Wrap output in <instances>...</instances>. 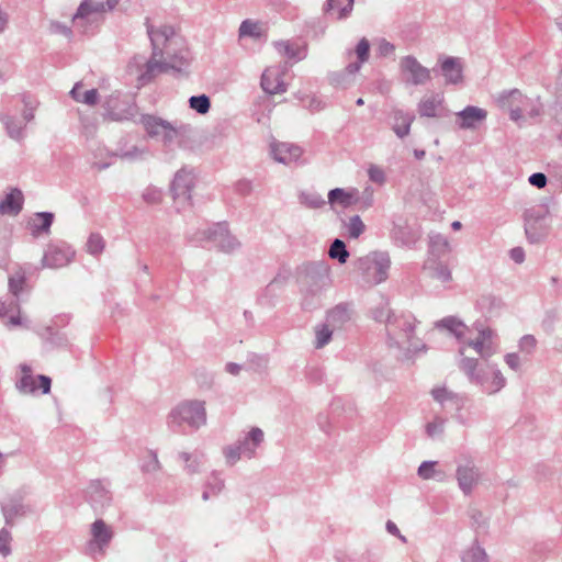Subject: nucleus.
Segmentation results:
<instances>
[{
  "label": "nucleus",
  "instance_id": "obj_18",
  "mask_svg": "<svg viewBox=\"0 0 562 562\" xmlns=\"http://www.w3.org/2000/svg\"><path fill=\"white\" fill-rule=\"evenodd\" d=\"M194 187V176L186 169L179 170L171 183L172 196L178 202L190 203L191 191Z\"/></svg>",
  "mask_w": 562,
  "mask_h": 562
},
{
  "label": "nucleus",
  "instance_id": "obj_50",
  "mask_svg": "<svg viewBox=\"0 0 562 562\" xmlns=\"http://www.w3.org/2000/svg\"><path fill=\"white\" fill-rule=\"evenodd\" d=\"M86 247L90 255L98 256L104 250L105 241L99 233H92L87 240Z\"/></svg>",
  "mask_w": 562,
  "mask_h": 562
},
{
  "label": "nucleus",
  "instance_id": "obj_41",
  "mask_svg": "<svg viewBox=\"0 0 562 562\" xmlns=\"http://www.w3.org/2000/svg\"><path fill=\"white\" fill-rule=\"evenodd\" d=\"M487 369H490V373L492 375L487 386V394L492 395L501 391L506 385V379L496 364L487 363Z\"/></svg>",
  "mask_w": 562,
  "mask_h": 562
},
{
  "label": "nucleus",
  "instance_id": "obj_51",
  "mask_svg": "<svg viewBox=\"0 0 562 562\" xmlns=\"http://www.w3.org/2000/svg\"><path fill=\"white\" fill-rule=\"evenodd\" d=\"M329 256L333 259H337L340 263H345L349 257L345 243L340 239H335L330 245Z\"/></svg>",
  "mask_w": 562,
  "mask_h": 562
},
{
  "label": "nucleus",
  "instance_id": "obj_27",
  "mask_svg": "<svg viewBox=\"0 0 562 562\" xmlns=\"http://www.w3.org/2000/svg\"><path fill=\"white\" fill-rule=\"evenodd\" d=\"M443 98L440 94H432L423 98L418 103V113L422 117H440Z\"/></svg>",
  "mask_w": 562,
  "mask_h": 562
},
{
  "label": "nucleus",
  "instance_id": "obj_1",
  "mask_svg": "<svg viewBox=\"0 0 562 562\" xmlns=\"http://www.w3.org/2000/svg\"><path fill=\"white\" fill-rule=\"evenodd\" d=\"M147 33L150 38L153 54L146 63L143 77L151 79L157 74L168 71L187 74L191 55L175 29L170 25L154 29V26L147 24Z\"/></svg>",
  "mask_w": 562,
  "mask_h": 562
},
{
  "label": "nucleus",
  "instance_id": "obj_52",
  "mask_svg": "<svg viewBox=\"0 0 562 562\" xmlns=\"http://www.w3.org/2000/svg\"><path fill=\"white\" fill-rule=\"evenodd\" d=\"M330 325L323 324L315 328V347L316 348H323L325 345H327L333 336V330L329 328Z\"/></svg>",
  "mask_w": 562,
  "mask_h": 562
},
{
  "label": "nucleus",
  "instance_id": "obj_44",
  "mask_svg": "<svg viewBox=\"0 0 562 562\" xmlns=\"http://www.w3.org/2000/svg\"><path fill=\"white\" fill-rule=\"evenodd\" d=\"M22 378L16 382V389L21 393H33L36 390L35 381L27 364H21Z\"/></svg>",
  "mask_w": 562,
  "mask_h": 562
},
{
  "label": "nucleus",
  "instance_id": "obj_63",
  "mask_svg": "<svg viewBox=\"0 0 562 562\" xmlns=\"http://www.w3.org/2000/svg\"><path fill=\"white\" fill-rule=\"evenodd\" d=\"M529 183L538 189H542L547 184V176L542 172H535L532 173L529 179Z\"/></svg>",
  "mask_w": 562,
  "mask_h": 562
},
{
  "label": "nucleus",
  "instance_id": "obj_20",
  "mask_svg": "<svg viewBox=\"0 0 562 562\" xmlns=\"http://www.w3.org/2000/svg\"><path fill=\"white\" fill-rule=\"evenodd\" d=\"M87 494L88 499L94 509H102L111 504V492L101 480L91 481L88 486Z\"/></svg>",
  "mask_w": 562,
  "mask_h": 562
},
{
  "label": "nucleus",
  "instance_id": "obj_64",
  "mask_svg": "<svg viewBox=\"0 0 562 562\" xmlns=\"http://www.w3.org/2000/svg\"><path fill=\"white\" fill-rule=\"evenodd\" d=\"M506 364L514 371L520 370V357L516 352H510L505 356Z\"/></svg>",
  "mask_w": 562,
  "mask_h": 562
},
{
  "label": "nucleus",
  "instance_id": "obj_30",
  "mask_svg": "<svg viewBox=\"0 0 562 562\" xmlns=\"http://www.w3.org/2000/svg\"><path fill=\"white\" fill-rule=\"evenodd\" d=\"M179 459L184 463V471L189 475L199 474L202 472L204 465V454L202 452H186L181 451L178 454Z\"/></svg>",
  "mask_w": 562,
  "mask_h": 562
},
{
  "label": "nucleus",
  "instance_id": "obj_57",
  "mask_svg": "<svg viewBox=\"0 0 562 562\" xmlns=\"http://www.w3.org/2000/svg\"><path fill=\"white\" fill-rule=\"evenodd\" d=\"M11 541H12L11 532L8 529L2 528L0 530V553L3 557H7L11 553V546H10Z\"/></svg>",
  "mask_w": 562,
  "mask_h": 562
},
{
  "label": "nucleus",
  "instance_id": "obj_26",
  "mask_svg": "<svg viewBox=\"0 0 562 562\" xmlns=\"http://www.w3.org/2000/svg\"><path fill=\"white\" fill-rule=\"evenodd\" d=\"M0 122L3 124L8 136L14 140L21 142L25 137L24 128L26 124L22 119H18L10 112L2 113Z\"/></svg>",
  "mask_w": 562,
  "mask_h": 562
},
{
  "label": "nucleus",
  "instance_id": "obj_33",
  "mask_svg": "<svg viewBox=\"0 0 562 562\" xmlns=\"http://www.w3.org/2000/svg\"><path fill=\"white\" fill-rule=\"evenodd\" d=\"M450 244L441 234H432L429 236V255L435 260H440L450 252Z\"/></svg>",
  "mask_w": 562,
  "mask_h": 562
},
{
  "label": "nucleus",
  "instance_id": "obj_55",
  "mask_svg": "<svg viewBox=\"0 0 562 562\" xmlns=\"http://www.w3.org/2000/svg\"><path fill=\"white\" fill-rule=\"evenodd\" d=\"M477 305L482 310H486L487 312L491 313L494 308H499L502 305V302L496 296L488 294V295H482L477 301Z\"/></svg>",
  "mask_w": 562,
  "mask_h": 562
},
{
  "label": "nucleus",
  "instance_id": "obj_24",
  "mask_svg": "<svg viewBox=\"0 0 562 562\" xmlns=\"http://www.w3.org/2000/svg\"><path fill=\"white\" fill-rule=\"evenodd\" d=\"M262 441L263 431L258 427H254L247 434V436L244 437V439L238 440L236 442V446L240 448V452L244 454V457L251 459L255 457L256 449L260 446Z\"/></svg>",
  "mask_w": 562,
  "mask_h": 562
},
{
  "label": "nucleus",
  "instance_id": "obj_23",
  "mask_svg": "<svg viewBox=\"0 0 562 562\" xmlns=\"http://www.w3.org/2000/svg\"><path fill=\"white\" fill-rule=\"evenodd\" d=\"M271 154L276 161L289 165L296 161L303 154L300 146L290 143H277L271 146Z\"/></svg>",
  "mask_w": 562,
  "mask_h": 562
},
{
  "label": "nucleus",
  "instance_id": "obj_5",
  "mask_svg": "<svg viewBox=\"0 0 562 562\" xmlns=\"http://www.w3.org/2000/svg\"><path fill=\"white\" fill-rule=\"evenodd\" d=\"M139 122L149 137L160 139L166 146L171 145L187 131V126L183 124L171 123L150 114H143Z\"/></svg>",
  "mask_w": 562,
  "mask_h": 562
},
{
  "label": "nucleus",
  "instance_id": "obj_43",
  "mask_svg": "<svg viewBox=\"0 0 562 562\" xmlns=\"http://www.w3.org/2000/svg\"><path fill=\"white\" fill-rule=\"evenodd\" d=\"M224 485V480H222L216 472H213L202 493V498L207 501L211 496L218 495L223 491Z\"/></svg>",
  "mask_w": 562,
  "mask_h": 562
},
{
  "label": "nucleus",
  "instance_id": "obj_29",
  "mask_svg": "<svg viewBox=\"0 0 562 562\" xmlns=\"http://www.w3.org/2000/svg\"><path fill=\"white\" fill-rule=\"evenodd\" d=\"M441 71L447 83L457 85L462 81V66L459 58L447 57L441 63Z\"/></svg>",
  "mask_w": 562,
  "mask_h": 562
},
{
  "label": "nucleus",
  "instance_id": "obj_39",
  "mask_svg": "<svg viewBox=\"0 0 562 562\" xmlns=\"http://www.w3.org/2000/svg\"><path fill=\"white\" fill-rule=\"evenodd\" d=\"M20 101L23 104L22 120L25 124L32 122L35 117V111L38 106V101L27 93L20 95Z\"/></svg>",
  "mask_w": 562,
  "mask_h": 562
},
{
  "label": "nucleus",
  "instance_id": "obj_2",
  "mask_svg": "<svg viewBox=\"0 0 562 562\" xmlns=\"http://www.w3.org/2000/svg\"><path fill=\"white\" fill-rule=\"evenodd\" d=\"M329 285V268L324 262L308 265L301 288L303 310L311 311L318 307L321 295Z\"/></svg>",
  "mask_w": 562,
  "mask_h": 562
},
{
  "label": "nucleus",
  "instance_id": "obj_54",
  "mask_svg": "<svg viewBox=\"0 0 562 562\" xmlns=\"http://www.w3.org/2000/svg\"><path fill=\"white\" fill-rule=\"evenodd\" d=\"M239 36H250V37H259L260 29L258 23L252 22L250 20H245L241 22L239 26Z\"/></svg>",
  "mask_w": 562,
  "mask_h": 562
},
{
  "label": "nucleus",
  "instance_id": "obj_13",
  "mask_svg": "<svg viewBox=\"0 0 562 562\" xmlns=\"http://www.w3.org/2000/svg\"><path fill=\"white\" fill-rule=\"evenodd\" d=\"M498 104L502 109L509 112L510 120L518 123L522 119L524 111H527L530 100L526 98L518 89L503 91L498 95Z\"/></svg>",
  "mask_w": 562,
  "mask_h": 562
},
{
  "label": "nucleus",
  "instance_id": "obj_45",
  "mask_svg": "<svg viewBox=\"0 0 562 562\" xmlns=\"http://www.w3.org/2000/svg\"><path fill=\"white\" fill-rule=\"evenodd\" d=\"M436 464H437L436 461H424L418 468V475L423 480H430V479H435L438 481L442 480L445 477V473L440 470H436L435 469Z\"/></svg>",
  "mask_w": 562,
  "mask_h": 562
},
{
  "label": "nucleus",
  "instance_id": "obj_56",
  "mask_svg": "<svg viewBox=\"0 0 562 562\" xmlns=\"http://www.w3.org/2000/svg\"><path fill=\"white\" fill-rule=\"evenodd\" d=\"M223 453L228 465H234L244 454L240 452V448L236 443L227 446L223 449Z\"/></svg>",
  "mask_w": 562,
  "mask_h": 562
},
{
  "label": "nucleus",
  "instance_id": "obj_31",
  "mask_svg": "<svg viewBox=\"0 0 562 562\" xmlns=\"http://www.w3.org/2000/svg\"><path fill=\"white\" fill-rule=\"evenodd\" d=\"M437 328H443L450 331L460 342L465 338L469 328L465 324L454 316L445 317L436 323Z\"/></svg>",
  "mask_w": 562,
  "mask_h": 562
},
{
  "label": "nucleus",
  "instance_id": "obj_22",
  "mask_svg": "<svg viewBox=\"0 0 562 562\" xmlns=\"http://www.w3.org/2000/svg\"><path fill=\"white\" fill-rule=\"evenodd\" d=\"M261 88L269 94H277L286 91L283 80V72L276 67L267 68L261 76Z\"/></svg>",
  "mask_w": 562,
  "mask_h": 562
},
{
  "label": "nucleus",
  "instance_id": "obj_28",
  "mask_svg": "<svg viewBox=\"0 0 562 562\" xmlns=\"http://www.w3.org/2000/svg\"><path fill=\"white\" fill-rule=\"evenodd\" d=\"M392 130L400 137L404 138L411 132V125L414 122L415 116L411 113L404 112L400 109L392 111Z\"/></svg>",
  "mask_w": 562,
  "mask_h": 562
},
{
  "label": "nucleus",
  "instance_id": "obj_7",
  "mask_svg": "<svg viewBox=\"0 0 562 562\" xmlns=\"http://www.w3.org/2000/svg\"><path fill=\"white\" fill-rule=\"evenodd\" d=\"M104 120L122 122L133 120L138 114V106L128 95L113 93L103 102Z\"/></svg>",
  "mask_w": 562,
  "mask_h": 562
},
{
  "label": "nucleus",
  "instance_id": "obj_32",
  "mask_svg": "<svg viewBox=\"0 0 562 562\" xmlns=\"http://www.w3.org/2000/svg\"><path fill=\"white\" fill-rule=\"evenodd\" d=\"M391 237L401 246H413L418 239L419 235L408 226L394 225L391 231Z\"/></svg>",
  "mask_w": 562,
  "mask_h": 562
},
{
  "label": "nucleus",
  "instance_id": "obj_3",
  "mask_svg": "<svg viewBox=\"0 0 562 562\" xmlns=\"http://www.w3.org/2000/svg\"><path fill=\"white\" fill-rule=\"evenodd\" d=\"M167 424L173 431L184 426L199 429L206 424L205 402L190 400L179 403L168 414Z\"/></svg>",
  "mask_w": 562,
  "mask_h": 562
},
{
  "label": "nucleus",
  "instance_id": "obj_8",
  "mask_svg": "<svg viewBox=\"0 0 562 562\" xmlns=\"http://www.w3.org/2000/svg\"><path fill=\"white\" fill-rule=\"evenodd\" d=\"M461 359L459 361L460 370L467 375L469 381L473 384L480 385L482 390L487 394V386L492 379L490 369L486 366H479V360L464 356V346L459 349Z\"/></svg>",
  "mask_w": 562,
  "mask_h": 562
},
{
  "label": "nucleus",
  "instance_id": "obj_11",
  "mask_svg": "<svg viewBox=\"0 0 562 562\" xmlns=\"http://www.w3.org/2000/svg\"><path fill=\"white\" fill-rule=\"evenodd\" d=\"M25 495L26 491L19 490L0 503L5 525L13 526L16 518L25 517L27 514L32 513L31 506L24 504Z\"/></svg>",
  "mask_w": 562,
  "mask_h": 562
},
{
  "label": "nucleus",
  "instance_id": "obj_19",
  "mask_svg": "<svg viewBox=\"0 0 562 562\" xmlns=\"http://www.w3.org/2000/svg\"><path fill=\"white\" fill-rule=\"evenodd\" d=\"M481 473L472 460H468L463 464H459L456 471V477L460 490L469 495L474 486L479 483Z\"/></svg>",
  "mask_w": 562,
  "mask_h": 562
},
{
  "label": "nucleus",
  "instance_id": "obj_58",
  "mask_svg": "<svg viewBox=\"0 0 562 562\" xmlns=\"http://www.w3.org/2000/svg\"><path fill=\"white\" fill-rule=\"evenodd\" d=\"M537 347V339L533 335H525L519 340V349L526 355L533 353Z\"/></svg>",
  "mask_w": 562,
  "mask_h": 562
},
{
  "label": "nucleus",
  "instance_id": "obj_9",
  "mask_svg": "<svg viewBox=\"0 0 562 562\" xmlns=\"http://www.w3.org/2000/svg\"><path fill=\"white\" fill-rule=\"evenodd\" d=\"M461 359L459 361L460 370L467 375L469 381L473 384L480 385L482 390L487 394V386L492 379L490 369L486 366H479V360L464 356V346L459 349Z\"/></svg>",
  "mask_w": 562,
  "mask_h": 562
},
{
  "label": "nucleus",
  "instance_id": "obj_62",
  "mask_svg": "<svg viewBox=\"0 0 562 562\" xmlns=\"http://www.w3.org/2000/svg\"><path fill=\"white\" fill-rule=\"evenodd\" d=\"M368 176H369V179L372 182H375V183H379V184H382L385 181V173H384V171L380 167L374 166V165H371L369 167Z\"/></svg>",
  "mask_w": 562,
  "mask_h": 562
},
{
  "label": "nucleus",
  "instance_id": "obj_61",
  "mask_svg": "<svg viewBox=\"0 0 562 562\" xmlns=\"http://www.w3.org/2000/svg\"><path fill=\"white\" fill-rule=\"evenodd\" d=\"M161 198V191L156 188H147L143 193V199L148 204H158Z\"/></svg>",
  "mask_w": 562,
  "mask_h": 562
},
{
  "label": "nucleus",
  "instance_id": "obj_21",
  "mask_svg": "<svg viewBox=\"0 0 562 562\" xmlns=\"http://www.w3.org/2000/svg\"><path fill=\"white\" fill-rule=\"evenodd\" d=\"M492 336L493 331L491 329H481L479 330L476 338L472 339L465 336L462 344L473 348L481 358L487 359L494 353L492 348Z\"/></svg>",
  "mask_w": 562,
  "mask_h": 562
},
{
  "label": "nucleus",
  "instance_id": "obj_35",
  "mask_svg": "<svg viewBox=\"0 0 562 562\" xmlns=\"http://www.w3.org/2000/svg\"><path fill=\"white\" fill-rule=\"evenodd\" d=\"M356 190L346 191L341 188H336L328 192V202L330 204H339L342 207H348L359 201V199H356Z\"/></svg>",
  "mask_w": 562,
  "mask_h": 562
},
{
  "label": "nucleus",
  "instance_id": "obj_4",
  "mask_svg": "<svg viewBox=\"0 0 562 562\" xmlns=\"http://www.w3.org/2000/svg\"><path fill=\"white\" fill-rule=\"evenodd\" d=\"M386 333L390 346L407 352L420 349V344L415 338V318L412 315L387 316Z\"/></svg>",
  "mask_w": 562,
  "mask_h": 562
},
{
  "label": "nucleus",
  "instance_id": "obj_46",
  "mask_svg": "<svg viewBox=\"0 0 562 562\" xmlns=\"http://www.w3.org/2000/svg\"><path fill=\"white\" fill-rule=\"evenodd\" d=\"M276 46L277 49L284 54L289 59L301 60L306 56L304 48L297 46L295 47L289 42H279L276 44Z\"/></svg>",
  "mask_w": 562,
  "mask_h": 562
},
{
  "label": "nucleus",
  "instance_id": "obj_42",
  "mask_svg": "<svg viewBox=\"0 0 562 562\" xmlns=\"http://www.w3.org/2000/svg\"><path fill=\"white\" fill-rule=\"evenodd\" d=\"M25 282L26 272L22 267H19L9 277V291L13 294V296L18 297L20 295V293L23 291Z\"/></svg>",
  "mask_w": 562,
  "mask_h": 562
},
{
  "label": "nucleus",
  "instance_id": "obj_6",
  "mask_svg": "<svg viewBox=\"0 0 562 562\" xmlns=\"http://www.w3.org/2000/svg\"><path fill=\"white\" fill-rule=\"evenodd\" d=\"M391 259L387 252L373 251L356 262V268L362 276L374 284L384 282L389 277Z\"/></svg>",
  "mask_w": 562,
  "mask_h": 562
},
{
  "label": "nucleus",
  "instance_id": "obj_53",
  "mask_svg": "<svg viewBox=\"0 0 562 562\" xmlns=\"http://www.w3.org/2000/svg\"><path fill=\"white\" fill-rule=\"evenodd\" d=\"M364 224L359 215H353L349 218L348 235L351 238H358L364 232Z\"/></svg>",
  "mask_w": 562,
  "mask_h": 562
},
{
  "label": "nucleus",
  "instance_id": "obj_48",
  "mask_svg": "<svg viewBox=\"0 0 562 562\" xmlns=\"http://www.w3.org/2000/svg\"><path fill=\"white\" fill-rule=\"evenodd\" d=\"M299 200L301 204L308 209H321L326 204L324 198L316 192H301Z\"/></svg>",
  "mask_w": 562,
  "mask_h": 562
},
{
  "label": "nucleus",
  "instance_id": "obj_17",
  "mask_svg": "<svg viewBox=\"0 0 562 562\" xmlns=\"http://www.w3.org/2000/svg\"><path fill=\"white\" fill-rule=\"evenodd\" d=\"M487 117V111L475 105H468L456 113V125L460 130H476Z\"/></svg>",
  "mask_w": 562,
  "mask_h": 562
},
{
  "label": "nucleus",
  "instance_id": "obj_47",
  "mask_svg": "<svg viewBox=\"0 0 562 562\" xmlns=\"http://www.w3.org/2000/svg\"><path fill=\"white\" fill-rule=\"evenodd\" d=\"M463 562H490L485 550L479 544H473L462 554Z\"/></svg>",
  "mask_w": 562,
  "mask_h": 562
},
{
  "label": "nucleus",
  "instance_id": "obj_16",
  "mask_svg": "<svg viewBox=\"0 0 562 562\" xmlns=\"http://www.w3.org/2000/svg\"><path fill=\"white\" fill-rule=\"evenodd\" d=\"M401 70L407 74L406 82L414 86L425 85L431 78L430 70L424 67L414 56H405L401 59Z\"/></svg>",
  "mask_w": 562,
  "mask_h": 562
},
{
  "label": "nucleus",
  "instance_id": "obj_12",
  "mask_svg": "<svg viewBox=\"0 0 562 562\" xmlns=\"http://www.w3.org/2000/svg\"><path fill=\"white\" fill-rule=\"evenodd\" d=\"M75 257V250L65 243L47 246L42 258V268L58 269L69 265Z\"/></svg>",
  "mask_w": 562,
  "mask_h": 562
},
{
  "label": "nucleus",
  "instance_id": "obj_14",
  "mask_svg": "<svg viewBox=\"0 0 562 562\" xmlns=\"http://www.w3.org/2000/svg\"><path fill=\"white\" fill-rule=\"evenodd\" d=\"M203 236L224 252H233L240 247L239 240L229 233L225 223L215 224L212 228L204 231Z\"/></svg>",
  "mask_w": 562,
  "mask_h": 562
},
{
  "label": "nucleus",
  "instance_id": "obj_34",
  "mask_svg": "<svg viewBox=\"0 0 562 562\" xmlns=\"http://www.w3.org/2000/svg\"><path fill=\"white\" fill-rule=\"evenodd\" d=\"M351 318V313L348 304H338L330 311H328L326 316V322L331 327H341L344 324L349 322Z\"/></svg>",
  "mask_w": 562,
  "mask_h": 562
},
{
  "label": "nucleus",
  "instance_id": "obj_37",
  "mask_svg": "<svg viewBox=\"0 0 562 562\" xmlns=\"http://www.w3.org/2000/svg\"><path fill=\"white\" fill-rule=\"evenodd\" d=\"M81 82H77L72 90L70 91V94L74 100L77 102H81L88 105H95L99 101V92L97 89H90L81 93Z\"/></svg>",
  "mask_w": 562,
  "mask_h": 562
},
{
  "label": "nucleus",
  "instance_id": "obj_10",
  "mask_svg": "<svg viewBox=\"0 0 562 562\" xmlns=\"http://www.w3.org/2000/svg\"><path fill=\"white\" fill-rule=\"evenodd\" d=\"M356 55H357L358 61L349 63L345 68V72H336V74L331 75L330 81L333 85H335L337 87H342V88H346L347 86H349L350 80L347 77H350V76H353L355 74H357L360 70L361 65L369 59L370 43L366 37H363L359 41V43L356 47Z\"/></svg>",
  "mask_w": 562,
  "mask_h": 562
},
{
  "label": "nucleus",
  "instance_id": "obj_25",
  "mask_svg": "<svg viewBox=\"0 0 562 562\" xmlns=\"http://www.w3.org/2000/svg\"><path fill=\"white\" fill-rule=\"evenodd\" d=\"M23 193L14 188L0 201V214L16 216L23 207Z\"/></svg>",
  "mask_w": 562,
  "mask_h": 562
},
{
  "label": "nucleus",
  "instance_id": "obj_59",
  "mask_svg": "<svg viewBox=\"0 0 562 562\" xmlns=\"http://www.w3.org/2000/svg\"><path fill=\"white\" fill-rule=\"evenodd\" d=\"M446 420L440 417H436L434 422L426 425V432L429 437L434 438L443 432Z\"/></svg>",
  "mask_w": 562,
  "mask_h": 562
},
{
  "label": "nucleus",
  "instance_id": "obj_40",
  "mask_svg": "<svg viewBox=\"0 0 562 562\" xmlns=\"http://www.w3.org/2000/svg\"><path fill=\"white\" fill-rule=\"evenodd\" d=\"M54 221V214L50 212H41L35 214L33 220L32 232L34 235L40 233H48Z\"/></svg>",
  "mask_w": 562,
  "mask_h": 562
},
{
  "label": "nucleus",
  "instance_id": "obj_15",
  "mask_svg": "<svg viewBox=\"0 0 562 562\" xmlns=\"http://www.w3.org/2000/svg\"><path fill=\"white\" fill-rule=\"evenodd\" d=\"M91 540L88 542L87 548L90 553L97 552L103 554L113 539L114 532L102 519H97L91 525Z\"/></svg>",
  "mask_w": 562,
  "mask_h": 562
},
{
  "label": "nucleus",
  "instance_id": "obj_38",
  "mask_svg": "<svg viewBox=\"0 0 562 562\" xmlns=\"http://www.w3.org/2000/svg\"><path fill=\"white\" fill-rule=\"evenodd\" d=\"M105 4L101 1L95 0H83L79 8L77 9L76 14L74 15V21L76 22L79 19H85L91 13L104 12Z\"/></svg>",
  "mask_w": 562,
  "mask_h": 562
},
{
  "label": "nucleus",
  "instance_id": "obj_60",
  "mask_svg": "<svg viewBox=\"0 0 562 562\" xmlns=\"http://www.w3.org/2000/svg\"><path fill=\"white\" fill-rule=\"evenodd\" d=\"M431 395L435 401L443 404L447 401H452L457 397L456 394L449 392L446 387H437L431 391Z\"/></svg>",
  "mask_w": 562,
  "mask_h": 562
},
{
  "label": "nucleus",
  "instance_id": "obj_36",
  "mask_svg": "<svg viewBox=\"0 0 562 562\" xmlns=\"http://www.w3.org/2000/svg\"><path fill=\"white\" fill-rule=\"evenodd\" d=\"M426 268L431 270V277L439 280L440 282L446 283L452 280L450 269L440 260L430 258L426 263Z\"/></svg>",
  "mask_w": 562,
  "mask_h": 562
},
{
  "label": "nucleus",
  "instance_id": "obj_49",
  "mask_svg": "<svg viewBox=\"0 0 562 562\" xmlns=\"http://www.w3.org/2000/svg\"><path fill=\"white\" fill-rule=\"evenodd\" d=\"M189 105L199 114H205L210 111L211 100L206 94L192 95L189 99Z\"/></svg>",
  "mask_w": 562,
  "mask_h": 562
}]
</instances>
